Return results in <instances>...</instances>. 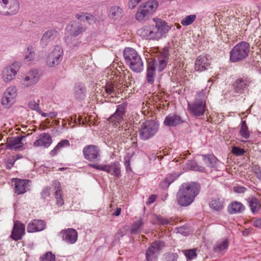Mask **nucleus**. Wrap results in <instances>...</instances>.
<instances>
[{
	"instance_id": "nucleus-1",
	"label": "nucleus",
	"mask_w": 261,
	"mask_h": 261,
	"mask_svg": "<svg viewBox=\"0 0 261 261\" xmlns=\"http://www.w3.org/2000/svg\"><path fill=\"white\" fill-rule=\"evenodd\" d=\"M153 23L145 25L137 31V34L147 40H159L165 36L170 27L164 20L159 18L152 19Z\"/></svg>"
},
{
	"instance_id": "nucleus-2",
	"label": "nucleus",
	"mask_w": 261,
	"mask_h": 261,
	"mask_svg": "<svg viewBox=\"0 0 261 261\" xmlns=\"http://www.w3.org/2000/svg\"><path fill=\"white\" fill-rule=\"evenodd\" d=\"M167 59V56L164 54L148 60L146 78L148 84L151 85L154 83L155 69L157 68L160 72L163 71L166 67Z\"/></svg>"
},
{
	"instance_id": "nucleus-3",
	"label": "nucleus",
	"mask_w": 261,
	"mask_h": 261,
	"mask_svg": "<svg viewBox=\"0 0 261 261\" xmlns=\"http://www.w3.org/2000/svg\"><path fill=\"white\" fill-rule=\"evenodd\" d=\"M182 192L180 194V206H187L194 201L198 194L200 185L196 182L184 183L182 185Z\"/></svg>"
},
{
	"instance_id": "nucleus-4",
	"label": "nucleus",
	"mask_w": 261,
	"mask_h": 261,
	"mask_svg": "<svg viewBox=\"0 0 261 261\" xmlns=\"http://www.w3.org/2000/svg\"><path fill=\"white\" fill-rule=\"evenodd\" d=\"M158 7L156 0H148L142 4L135 14L136 19L139 22H145L154 14Z\"/></svg>"
},
{
	"instance_id": "nucleus-5",
	"label": "nucleus",
	"mask_w": 261,
	"mask_h": 261,
	"mask_svg": "<svg viewBox=\"0 0 261 261\" xmlns=\"http://www.w3.org/2000/svg\"><path fill=\"white\" fill-rule=\"evenodd\" d=\"M250 45L246 42L242 41L236 44L230 52V60L231 62H238L245 59L250 53Z\"/></svg>"
},
{
	"instance_id": "nucleus-6",
	"label": "nucleus",
	"mask_w": 261,
	"mask_h": 261,
	"mask_svg": "<svg viewBox=\"0 0 261 261\" xmlns=\"http://www.w3.org/2000/svg\"><path fill=\"white\" fill-rule=\"evenodd\" d=\"M158 130V125L152 120H147L143 123L139 129L141 139L147 140L152 138Z\"/></svg>"
},
{
	"instance_id": "nucleus-7",
	"label": "nucleus",
	"mask_w": 261,
	"mask_h": 261,
	"mask_svg": "<svg viewBox=\"0 0 261 261\" xmlns=\"http://www.w3.org/2000/svg\"><path fill=\"white\" fill-rule=\"evenodd\" d=\"M20 9L18 0H0V14L6 16L16 14Z\"/></svg>"
},
{
	"instance_id": "nucleus-8",
	"label": "nucleus",
	"mask_w": 261,
	"mask_h": 261,
	"mask_svg": "<svg viewBox=\"0 0 261 261\" xmlns=\"http://www.w3.org/2000/svg\"><path fill=\"white\" fill-rule=\"evenodd\" d=\"M206 92L203 91L198 93L196 97L193 105L189 108L193 115L197 116L203 115L205 112Z\"/></svg>"
},
{
	"instance_id": "nucleus-9",
	"label": "nucleus",
	"mask_w": 261,
	"mask_h": 261,
	"mask_svg": "<svg viewBox=\"0 0 261 261\" xmlns=\"http://www.w3.org/2000/svg\"><path fill=\"white\" fill-rule=\"evenodd\" d=\"M64 51L60 45H56L46 58V65L50 67L58 65L62 60Z\"/></svg>"
},
{
	"instance_id": "nucleus-10",
	"label": "nucleus",
	"mask_w": 261,
	"mask_h": 261,
	"mask_svg": "<svg viewBox=\"0 0 261 261\" xmlns=\"http://www.w3.org/2000/svg\"><path fill=\"white\" fill-rule=\"evenodd\" d=\"M165 246L161 241H155L151 244L146 252V259L147 261H157L159 251Z\"/></svg>"
},
{
	"instance_id": "nucleus-11",
	"label": "nucleus",
	"mask_w": 261,
	"mask_h": 261,
	"mask_svg": "<svg viewBox=\"0 0 261 261\" xmlns=\"http://www.w3.org/2000/svg\"><path fill=\"white\" fill-rule=\"evenodd\" d=\"M126 107L127 105L125 103L117 106L115 113L108 119V121L115 126L120 125L123 121Z\"/></svg>"
},
{
	"instance_id": "nucleus-12",
	"label": "nucleus",
	"mask_w": 261,
	"mask_h": 261,
	"mask_svg": "<svg viewBox=\"0 0 261 261\" xmlns=\"http://www.w3.org/2000/svg\"><path fill=\"white\" fill-rule=\"evenodd\" d=\"M17 96V89L15 86L8 87L4 93L2 103L6 108H10L15 101Z\"/></svg>"
},
{
	"instance_id": "nucleus-13",
	"label": "nucleus",
	"mask_w": 261,
	"mask_h": 261,
	"mask_svg": "<svg viewBox=\"0 0 261 261\" xmlns=\"http://www.w3.org/2000/svg\"><path fill=\"white\" fill-rule=\"evenodd\" d=\"M83 152L85 159L89 161L95 162L99 161L100 150L95 145H88L86 146L83 148Z\"/></svg>"
},
{
	"instance_id": "nucleus-14",
	"label": "nucleus",
	"mask_w": 261,
	"mask_h": 261,
	"mask_svg": "<svg viewBox=\"0 0 261 261\" xmlns=\"http://www.w3.org/2000/svg\"><path fill=\"white\" fill-rule=\"evenodd\" d=\"M19 64L13 63L5 67L2 71V79L5 82H10L13 80L19 70Z\"/></svg>"
},
{
	"instance_id": "nucleus-15",
	"label": "nucleus",
	"mask_w": 261,
	"mask_h": 261,
	"mask_svg": "<svg viewBox=\"0 0 261 261\" xmlns=\"http://www.w3.org/2000/svg\"><path fill=\"white\" fill-rule=\"evenodd\" d=\"M25 234V225L21 222L16 220L14 222L13 230L11 234V238L15 241H18L22 238Z\"/></svg>"
},
{
	"instance_id": "nucleus-16",
	"label": "nucleus",
	"mask_w": 261,
	"mask_h": 261,
	"mask_svg": "<svg viewBox=\"0 0 261 261\" xmlns=\"http://www.w3.org/2000/svg\"><path fill=\"white\" fill-rule=\"evenodd\" d=\"M41 74L36 69L31 70L27 73L23 78V84L26 87L31 86L37 83Z\"/></svg>"
},
{
	"instance_id": "nucleus-17",
	"label": "nucleus",
	"mask_w": 261,
	"mask_h": 261,
	"mask_svg": "<svg viewBox=\"0 0 261 261\" xmlns=\"http://www.w3.org/2000/svg\"><path fill=\"white\" fill-rule=\"evenodd\" d=\"M210 65V57L207 55H200L196 59L194 69L196 71L202 72L206 70Z\"/></svg>"
},
{
	"instance_id": "nucleus-18",
	"label": "nucleus",
	"mask_w": 261,
	"mask_h": 261,
	"mask_svg": "<svg viewBox=\"0 0 261 261\" xmlns=\"http://www.w3.org/2000/svg\"><path fill=\"white\" fill-rule=\"evenodd\" d=\"M66 32L71 36H77L85 31V29L80 22L72 21L66 28Z\"/></svg>"
},
{
	"instance_id": "nucleus-19",
	"label": "nucleus",
	"mask_w": 261,
	"mask_h": 261,
	"mask_svg": "<svg viewBox=\"0 0 261 261\" xmlns=\"http://www.w3.org/2000/svg\"><path fill=\"white\" fill-rule=\"evenodd\" d=\"M63 240L68 244H74L77 239V232L73 228H67L61 231Z\"/></svg>"
},
{
	"instance_id": "nucleus-20",
	"label": "nucleus",
	"mask_w": 261,
	"mask_h": 261,
	"mask_svg": "<svg viewBox=\"0 0 261 261\" xmlns=\"http://www.w3.org/2000/svg\"><path fill=\"white\" fill-rule=\"evenodd\" d=\"M58 38L59 33L57 31L53 29L47 30L43 34L40 40V44L41 45L46 46Z\"/></svg>"
},
{
	"instance_id": "nucleus-21",
	"label": "nucleus",
	"mask_w": 261,
	"mask_h": 261,
	"mask_svg": "<svg viewBox=\"0 0 261 261\" xmlns=\"http://www.w3.org/2000/svg\"><path fill=\"white\" fill-rule=\"evenodd\" d=\"M31 181L28 179L16 178L15 180V193L18 195L23 194L29 190Z\"/></svg>"
},
{
	"instance_id": "nucleus-22",
	"label": "nucleus",
	"mask_w": 261,
	"mask_h": 261,
	"mask_svg": "<svg viewBox=\"0 0 261 261\" xmlns=\"http://www.w3.org/2000/svg\"><path fill=\"white\" fill-rule=\"evenodd\" d=\"M53 186L55 191L54 196L56 200V203L58 206H61L64 204L61 185L59 181L56 180L53 181Z\"/></svg>"
},
{
	"instance_id": "nucleus-23",
	"label": "nucleus",
	"mask_w": 261,
	"mask_h": 261,
	"mask_svg": "<svg viewBox=\"0 0 261 261\" xmlns=\"http://www.w3.org/2000/svg\"><path fill=\"white\" fill-rule=\"evenodd\" d=\"M46 224L42 220L35 219L31 221L27 226L29 232H35L43 230L45 228Z\"/></svg>"
},
{
	"instance_id": "nucleus-24",
	"label": "nucleus",
	"mask_w": 261,
	"mask_h": 261,
	"mask_svg": "<svg viewBox=\"0 0 261 261\" xmlns=\"http://www.w3.org/2000/svg\"><path fill=\"white\" fill-rule=\"evenodd\" d=\"M52 143L51 136L46 133H42L40 135L39 138L33 144L35 147H48Z\"/></svg>"
},
{
	"instance_id": "nucleus-25",
	"label": "nucleus",
	"mask_w": 261,
	"mask_h": 261,
	"mask_svg": "<svg viewBox=\"0 0 261 261\" xmlns=\"http://www.w3.org/2000/svg\"><path fill=\"white\" fill-rule=\"evenodd\" d=\"M123 10L119 6L114 5L110 7L108 15L110 18L113 20L120 19L123 14Z\"/></svg>"
},
{
	"instance_id": "nucleus-26",
	"label": "nucleus",
	"mask_w": 261,
	"mask_h": 261,
	"mask_svg": "<svg viewBox=\"0 0 261 261\" xmlns=\"http://www.w3.org/2000/svg\"><path fill=\"white\" fill-rule=\"evenodd\" d=\"M164 124L169 127H174L179 124V115L176 113H171L167 116L164 120Z\"/></svg>"
},
{
	"instance_id": "nucleus-27",
	"label": "nucleus",
	"mask_w": 261,
	"mask_h": 261,
	"mask_svg": "<svg viewBox=\"0 0 261 261\" xmlns=\"http://www.w3.org/2000/svg\"><path fill=\"white\" fill-rule=\"evenodd\" d=\"M139 56L137 52L134 49L130 47H126L123 51V56L125 62L128 65L132 62L134 59Z\"/></svg>"
},
{
	"instance_id": "nucleus-28",
	"label": "nucleus",
	"mask_w": 261,
	"mask_h": 261,
	"mask_svg": "<svg viewBox=\"0 0 261 261\" xmlns=\"http://www.w3.org/2000/svg\"><path fill=\"white\" fill-rule=\"evenodd\" d=\"M202 160L208 167L217 168L219 167L220 163L218 162L217 159L214 155H202Z\"/></svg>"
},
{
	"instance_id": "nucleus-29",
	"label": "nucleus",
	"mask_w": 261,
	"mask_h": 261,
	"mask_svg": "<svg viewBox=\"0 0 261 261\" xmlns=\"http://www.w3.org/2000/svg\"><path fill=\"white\" fill-rule=\"evenodd\" d=\"M128 65L130 68L133 71L136 72H140L143 71L144 69L143 62L140 56L134 59V60L132 61V62Z\"/></svg>"
},
{
	"instance_id": "nucleus-30",
	"label": "nucleus",
	"mask_w": 261,
	"mask_h": 261,
	"mask_svg": "<svg viewBox=\"0 0 261 261\" xmlns=\"http://www.w3.org/2000/svg\"><path fill=\"white\" fill-rule=\"evenodd\" d=\"M244 210L245 206L238 201H233L228 206V212L231 214L241 213Z\"/></svg>"
},
{
	"instance_id": "nucleus-31",
	"label": "nucleus",
	"mask_w": 261,
	"mask_h": 261,
	"mask_svg": "<svg viewBox=\"0 0 261 261\" xmlns=\"http://www.w3.org/2000/svg\"><path fill=\"white\" fill-rule=\"evenodd\" d=\"M250 82L246 79H239L234 84V91L237 93H241L245 90L249 86Z\"/></svg>"
},
{
	"instance_id": "nucleus-32",
	"label": "nucleus",
	"mask_w": 261,
	"mask_h": 261,
	"mask_svg": "<svg viewBox=\"0 0 261 261\" xmlns=\"http://www.w3.org/2000/svg\"><path fill=\"white\" fill-rule=\"evenodd\" d=\"M118 82L115 81L114 82H108L105 86V91L107 95H116L118 93V89L120 88L119 87Z\"/></svg>"
},
{
	"instance_id": "nucleus-33",
	"label": "nucleus",
	"mask_w": 261,
	"mask_h": 261,
	"mask_svg": "<svg viewBox=\"0 0 261 261\" xmlns=\"http://www.w3.org/2000/svg\"><path fill=\"white\" fill-rule=\"evenodd\" d=\"M228 246V242L227 239H223L218 241L214 247L215 252L218 253H223L225 251Z\"/></svg>"
},
{
	"instance_id": "nucleus-34",
	"label": "nucleus",
	"mask_w": 261,
	"mask_h": 261,
	"mask_svg": "<svg viewBox=\"0 0 261 261\" xmlns=\"http://www.w3.org/2000/svg\"><path fill=\"white\" fill-rule=\"evenodd\" d=\"M108 170L107 172L111 174L116 177H119L120 175V165L118 163H112L110 165H107Z\"/></svg>"
},
{
	"instance_id": "nucleus-35",
	"label": "nucleus",
	"mask_w": 261,
	"mask_h": 261,
	"mask_svg": "<svg viewBox=\"0 0 261 261\" xmlns=\"http://www.w3.org/2000/svg\"><path fill=\"white\" fill-rule=\"evenodd\" d=\"M124 79L125 80V83L123 80L118 82V85H120L119 87L120 88L118 89V93L123 92L130 85V82L132 80H130V76L128 72H127V75L125 73L124 74Z\"/></svg>"
},
{
	"instance_id": "nucleus-36",
	"label": "nucleus",
	"mask_w": 261,
	"mask_h": 261,
	"mask_svg": "<svg viewBox=\"0 0 261 261\" xmlns=\"http://www.w3.org/2000/svg\"><path fill=\"white\" fill-rule=\"evenodd\" d=\"M211 208L216 211L222 210L224 206V201L222 199H215L211 201L210 204Z\"/></svg>"
},
{
	"instance_id": "nucleus-37",
	"label": "nucleus",
	"mask_w": 261,
	"mask_h": 261,
	"mask_svg": "<svg viewBox=\"0 0 261 261\" xmlns=\"http://www.w3.org/2000/svg\"><path fill=\"white\" fill-rule=\"evenodd\" d=\"M143 225V221L142 218H140L133 222L131 225L130 232L132 234H136L140 232V230Z\"/></svg>"
},
{
	"instance_id": "nucleus-38",
	"label": "nucleus",
	"mask_w": 261,
	"mask_h": 261,
	"mask_svg": "<svg viewBox=\"0 0 261 261\" xmlns=\"http://www.w3.org/2000/svg\"><path fill=\"white\" fill-rule=\"evenodd\" d=\"M248 203L253 213H257L260 210L261 204L257 198H252L249 199Z\"/></svg>"
},
{
	"instance_id": "nucleus-39",
	"label": "nucleus",
	"mask_w": 261,
	"mask_h": 261,
	"mask_svg": "<svg viewBox=\"0 0 261 261\" xmlns=\"http://www.w3.org/2000/svg\"><path fill=\"white\" fill-rule=\"evenodd\" d=\"M178 177V175L174 173L167 176L164 179L160 184V186L163 188H166L169 187V186Z\"/></svg>"
},
{
	"instance_id": "nucleus-40",
	"label": "nucleus",
	"mask_w": 261,
	"mask_h": 261,
	"mask_svg": "<svg viewBox=\"0 0 261 261\" xmlns=\"http://www.w3.org/2000/svg\"><path fill=\"white\" fill-rule=\"evenodd\" d=\"M70 146L69 141L68 140H63L58 143L53 150L50 152V154L54 156L57 154V152L60 149L63 147H68Z\"/></svg>"
},
{
	"instance_id": "nucleus-41",
	"label": "nucleus",
	"mask_w": 261,
	"mask_h": 261,
	"mask_svg": "<svg viewBox=\"0 0 261 261\" xmlns=\"http://www.w3.org/2000/svg\"><path fill=\"white\" fill-rule=\"evenodd\" d=\"M22 139V137L19 136L10 138L8 142L7 146L10 148L19 145L21 144Z\"/></svg>"
},
{
	"instance_id": "nucleus-42",
	"label": "nucleus",
	"mask_w": 261,
	"mask_h": 261,
	"mask_svg": "<svg viewBox=\"0 0 261 261\" xmlns=\"http://www.w3.org/2000/svg\"><path fill=\"white\" fill-rule=\"evenodd\" d=\"M240 134L244 138L248 139L249 138L250 134L245 121H243L241 122V127L240 130Z\"/></svg>"
},
{
	"instance_id": "nucleus-43",
	"label": "nucleus",
	"mask_w": 261,
	"mask_h": 261,
	"mask_svg": "<svg viewBox=\"0 0 261 261\" xmlns=\"http://www.w3.org/2000/svg\"><path fill=\"white\" fill-rule=\"evenodd\" d=\"M85 88L81 85L75 88L74 96L77 99H82L85 97Z\"/></svg>"
},
{
	"instance_id": "nucleus-44",
	"label": "nucleus",
	"mask_w": 261,
	"mask_h": 261,
	"mask_svg": "<svg viewBox=\"0 0 261 261\" xmlns=\"http://www.w3.org/2000/svg\"><path fill=\"white\" fill-rule=\"evenodd\" d=\"M196 18V15L195 14L188 15L181 20V23L184 26L190 25L195 21Z\"/></svg>"
},
{
	"instance_id": "nucleus-45",
	"label": "nucleus",
	"mask_w": 261,
	"mask_h": 261,
	"mask_svg": "<svg viewBox=\"0 0 261 261\" xmlns=\"http://www.w3.org/2000/svg\"><path fill=\"white\" fill-rule=\"evenodd\" d=\"M56 256L51 252L48 251L40 258V261H55Z\"/></svg>"
},
{
	"instance_id": "nucleus-46",
	"label": "nucleus",
	"mask_w": 261,
	"mask_h": 261,
	"mask_svg": "<svg viewBox=\"0 0 261 261\" xmlns=\"http://www.w3.org/2000/svg\"><path fill=\"white\" fill-rule=\"evenodd\" d=\"M189 167H188L189 169H190L191 170H195L196 171H200V172H204V171H205V168L203 167L198 165L195 162L190 161L189 162Z\"/></svg>"
},
{
	"instance_id": "nucleus-47",
	"label": "nucleus",
	"mask_w": 261,
	"mask_h": 261,
	"mask_svg": "<svg viewBox=\"0 0 261 261\" xmlns=\"http://www.w3.org/2000/svg\"><path fill=\"white\" fill-rule=\"evenodd\" d=\"M184 253L188 260L193 259L197 256L195 249L185 250Z\"/></svg>"
},
{
	"instance_id": "nucleus-48",
	"label": "nucleus",
	"mask_w": 261,
	"mask_h": 261,
	"mask_svg": "<svg viewBox=\"0 0 261 261\" xmlns=\"http://www.w3.org/2000/svg\"><path fill=\"white\" fill-rule=\"evenodd\" d=\"M28 52L29 53V55H25L24 57V59L27 61H32L34 59L35 57V52L32 46L29 45L28 48Z\"/></svg>"
},
{
	"instance_id": "nucleus-49",
	"label": "nucleus",
	"mask_w": 261,
	"mask_h": 261,
	"mask_svg": "<svg viewBox=\"0 0 261 261\" xmlns=\"http://www.w3.org/2000/svg\"><path fill=\"white\" fill-rule=\"evenodd\" d=\"M128 228V225L124 226L123 227L118 229V231L115 234V237L118 239L122 237L126 234Z\"/></svg>"
},
{
	"instance_id": "nucleus-50",
	"label": "nucleus",
	"mask_w": 261,
	"mask_h": 261,
	"mask_svg": "<svg viewBox=\"0 0 261 261\" xmlns=\"http://www.w3.org/2000/svg\"><path fill=\"white\" fill-rule=\"evenodd\" d=\"M39 100H38L37 102L33 100L31 101L28 103V107L30 109L35 110L37 112H38L40 109V108L39 107Z\"/></svg>"
},
{
	"instance_id": "nucleus-51",
	"label": "nucleus",
	"mask_w": 261,
	"mask_h": 261,
	"mask_svg": "<svg viewBox=\"0 0 261 261\" xmlns=\"http://www.w3.org/2000/svg\"><path fill=\"white\" fill-rule=\"evenodd\" d=\"M89 166L91 167L101 170V171H106L108 170V167H107V165H104V164H101V165H97V164H90L89 165Z\"/></svg>"
},
{
	"instance_id": "nucleus-52",
	"label": "nucleus",
	"mask_w": 261,
	"mask_h": 261,
	"mask_svg": "<svg viewBox=\"0 0 261 261\" xmlns=\"http://www.w3.org/2000/svg\"><path fill=\"white\" fill-rule=\"evenodd\" d=\"M258 32H260L259 29H257L256 31H255L254 33L252 34L250 36L251 39L252 40H254V41L255 43L257 44L261 41V36L256 35V34H257Z\"/></svg>"
},
{
	"instance_id": "nucleus-53",
	"label": "nucleus",
	"mask_w": 261,
	"mask_h": 261,
	"mask_svg": "<svg viewBox=\"0 0 261 261\" xmlns=\"http://www.w3.org/2000/svg\"><path fill=\"white\" fill-rule=\"evenodd\" d=\"M231 152L233 154L237 155H242L245 152L243 149L236 146H234L232 148Z\"/></svg>"
},
{
	"instance_id": "nucleus-54",
	"label": "nucleus",
	"mask_w": 261,
	"mask_h": 261,
	"mask_svg": "<svg viewBox=\"0 0 261 261\" xmlns=\"http://www.w3.org/2000/svg\"><path fill=\"white\" fill-rule=\"evenodd\" d=\"M178 255L175 253H168L166 255L165 259L166 261H175L177 259Z\"/></svg>"
},
{
	"instance_id": "nucleus-55",
	"label": "nucleus",
	"mask_w": 261,
	"mask_h": 261,
	"mask_svg": "<svg viewBox=\"0 0 261 261\" xmlns=\"http://www.w3.org/2000/svg\"><path fill=\"white\" fill-rule=\"evenodd\" d=\"M155 220L156 223H157L158 224L165 225L169 223V221L167 219L159 216H155Z\"/></svg>"
},
{
	"instance_id": "nucleus-56",
	"label": "nucleus",
	"mask_w": 261,
	"mask_h": 261,
	"mask_svg": "<svg viewBox=\"0 0 261 261\" xmlns=\"http://www.w3.org/2000/svg\"><path fill=\"white\" fill-rule=\"evenodd\" d=\"M51 188L48 187H44L41 192L42 196L44 198L48 197L50 195Z\"/></svg>"
},
{
	"instance_id": "nucleus-57",
	"label": "nucleus",
	"mask_w": 261,
	"mask_h": 261,
	"mask_svg": "<svg viewBox=\"0 0 261 261\" xmlns=\"http://www.w3.org/2000/svg\"><path fill=\"white\" fill-rule=\"evenodd\" d=\"M190 232V228L188 225H185L180 227V234L184 236H187Z\"/></svg>"
},
{
	"instance_id": "nucleus-58",
	"label": "nucleus",
	"mask_w": 261,
	"mask_h": 261,
	"mask_svg": "<svg viewBox=\"0 0 261 261\" xmlns=\"http://www.w3.org/2000/svg\"><path fill=\"white\" fill-rule=\"evenodd\" d=\"M15 163V159L12 158L8 159L6 162V167L8 169H10L13 166Z\"/></svg>"
},
{
	"instance_id": "nucleus-59",
	"label": "nucleus",
	"mask_w": 261,
	"mask_h": 261,
	"mask_svg": "<svg viewBox=\"0 0 261 261\" xmlns=\"http://www.w3.org/2000/svg\"><path fill=\"white\" fill-rule=\"evenodd\" d=\"M85 19L86 21H87L89 23H91L93 21H94V17L91 14L88 13H85Z\"/></svg>"
},
{
	"instance_id": "nucleus-60",
	"label": "nucleus",
	"mask_w": 261,
	"mask_h": 261,
	"mask_svg": "<svg viewBox=\"0 0 261 261\" xmlns=\"http://www.w3.org/2000/svg\"><path fill=\"white\" fill-rule=\"evenodd\" d=\"M246 190V188L244 187H234L233 191L238 193H244Z\"/></svg>"
},
{
	"instance_id": "nucleus-61",
	"label": "nucleus",
	"mask_w": 261,
	"mask_h": 261,
	"mask_svg": "<svg viewBox=\"0 0 261 261\" xmlns=\"http://www.w3.org/2000/svg\"><path fill=\"white\" fill-rule=\"evenodd\" d=\"M85 14L84 12H80L76 14L75 18L81 21H84L85 18Z\"/></svg>"
},
{
	"instance_id": "nucleus-62",
	"label": "nucleus",
	"mask_w": 261,
	"mask_h": 261,
	"mask_svg": "<svg viewBox=\"0 0 261 261\" xmlns=\"http://www.w3.org/2000/svg\"><path fill=\"white\" fill-rule=\"evenodd\" d=\"M253 225L255 227L261 228V218L255 220L253 221Z\"/></svg>"
},
{
	"instance_id": "nucleus-63",
	"label": "nucleus",
	"mask_w": 261,
	"mask_h": 261,
	"mask_svg": "<svg viewBox=\"0 0 261 261\" xmlns=\"http://www.w3.org/2000/svg\"><path fill=\"white\" fill-rule=\"evenodd\" d=\"M70 120L69 122V124L71 125V127H73L74 126V124L76 123V116H74V117H70Z\"/></svg>"
},
{
	"instance_id": "nucleus-64",
	"label": "nucleus",
	"mask_w": 261,
	"mask_h": 261,
	"mask_svg": "<svg viewBox=\"0 0 261 261\" xmlns=\"http://www.w3.org/2000/svg\"><path fill=\"white\" fill-rule=\"evenodd\" d=\"M156 195H151L148 198V200L147 202V204H150L151 203H152L156 199Z\"/></svg>"
}]
</instances>
